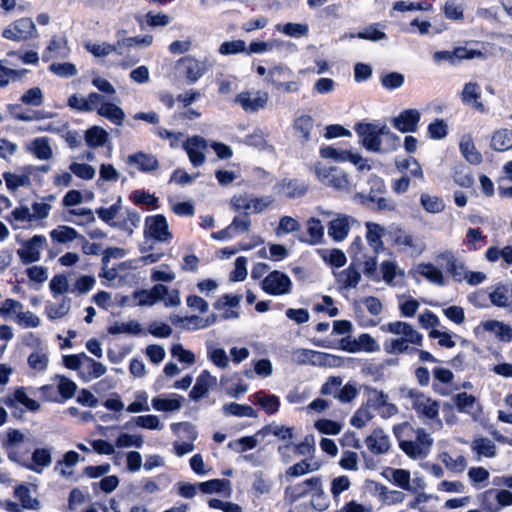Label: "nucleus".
Listing matches in <instances>:
<instances>
[{
  "instance_id": "nucleus-1",
  "label": "nucleus",
  "mask_w": 512,
  "mask_h": 512,
  "mask_svg": "<svg viewBox=\"0 0 512 512\" xmlns=\"http://www.w3.org/2000/svg\"><path fill=\"white\" fill-rule=\"evenodd\" d=\"M399 448L411 459H425L433 445V438L424 428L415 429L410 423L402 422L393 427Z\"/></svg>"
},
{
  "instance_id": "nucleus-2",
  "label": "nucleus",
  "mask_w": 512,
  "mask_h": 512,
  "mask_svg": "<svg viewBox=\"0 0 512 512\" xmlns=\"http://www.w3.org/2000/svg\"><path fill=\"white\" fill-rule=\"evenodd\" d=\"M380 330L385 333L399 335L400 337L386 339L383 343L384 351L388 354H403L416 351L409 348V344L422 346L423 335L416 331L412 325L404 321H394L384 324Z\"/></svg>"
},
{
  "instance_id": "nucleus-3",
  "label": "nucleus",
  "mask_w": 512,
  "mask_h": 512,
  "mask_svg": "<svg viewBox=\"0 0 512 512\" xmlns=\"http://www.w3.org/2000/svg\"><path fill=\"white\" fill-rule=\"evenodd\" d=\"M385 123L380 120L372 122L360 121L354 125V131L359 143L369 152L377 153L382 149V127Z\"/></svg>"
},
{
  "instance_id": "nucleus-4",
  "label": "nucleus",
  "mask_w": 512,
  "mask_h": 512,
  "mask_svg": "<svg viewBox=\"0 0 512 512\" xmlns=\"http://www.w3.org/2000/svg\"><path fill=\"white\" fill-rule=\"evenodd\" d=\"M292 360L299 365L309 364L320 367H340L344 363L340 356L306 348L293 350Z\"/></svg>"
},
{
  "instance_id": "nucleus-5",
  "label": "nucleus",
  "mask_w": 512,
  "mask_h": 512,
  "mask_svg": "<svg viewBox=\"0 0 512 512\" xmlns=\"http://www.w3.org/2000/svg\"><path fill=\"white\" fill-rule=\"evenodd\" d=\"M435 260L438 263L441 262L446 273L454 282L461 283L464 281L468 267L464 258L457 251L452 249L443 250L436 254Z\"/></svg>"
},
{
  "instance_id": "nucleus-6",
  "label": "nucleus",
  "mask_w": 512,
  "mask_h": 512,
  "mask_svg": "<svg viewBox=\"0 0 512 512\" xmlns=\"http://www.w3.org/2000/svg\"><path fill=\"white\" fill-rule=\"evenodd\" d=\"M407 397L410 399L411 406L419 418L429 421L438 418L440 409L439 402L416 389L409 390Z\"/></svg>"
},
{
  "instance_id": "nucleus-7",
  "label": "nucleus",
  "mask_w": 512,
  "mask_h": 512,
  "mask_svg": "<svg viewBox=\"0 0 512 512\" xmlns=\"http://www.w3.org/2000/svg\"><path fill=\"white\" fill-rule=\"evenodd\" d=\"M260 286L261 289L269 295L281 296L290 294L293 284L286 273L279 270H273L264 277Z\"/></svg>"
},
{
  "instance_id": "nucleus-8",
  "label": "nucleus",
  "mask_w": 512,
  "mask_h": 512,
  "mask_svg": "<svg viewBox=\"0 0 512 512\" xmlns=\"http://www.w3.org/2000/svg\"><path fill=\"white\" fill-rule=\"evenodd\" d=\"M319 181L328 187L339 191L349 190V180L347 174L338 167L317 166L315 169Z\"/></svg>"
},
{
  "instance_id": "nucleus-9",
  "label": "nucleus",
  "mask_w": 512,
  "mask_h": 512,
  "mask_svg": "<svg viewBox=\"0 0 512 512\" xmlns=\"http://www.w3.org/2000/svg\"><path fill=\"white\" fill-rule=\"evenodd\" d=\"M2 37L20 42L38 37V32L31 18H20L3 30Z\"/></svg>"
},
{
  "instance_id": "nucleus-10",
  "label": "nucleus",
  "mask_w": 512,
  "mask_h": 512,
  "mask_svg": "<svg viewBox=\"0 0 512 512\" xmlns=\"http://www.w3.org/2000/svg\"><path fill=\"white\" fill-rule=\"evenodd\" d=\"M269 95L264 91H242L236 95L234 103L246 113H256L267 106Z\"/></svg>"
},
{
  "instance_id": "nucleus-11",
  "label": "nucleus",
  "mask_w": 512,
  "mask_h": 512,
  "mask_svg": "<svg viewBox=\"0 0 512 512\" xmlns=\"http://www.w3.org/2000/svg\"><path fill=\"white\" fill-rule=\"evenodd\" d=\"M144 235H149L158 242H170L172 234L166 217L162 214L146 217Z\"/></svg>"
},
{
  "instance_id": "nucleus-12",
  "label": "nucleus",
  "mask_w": 512,
  "mask_h": 512,
  "mask_svg": "<svg viewBox=\"0 0 512 512\" xmlns=\"http://www.w3.org/2000/svg\"><path fill=\"white\" fill-rule=\"evenodd\" d=\"M322 478L320 476L311 477L294 485L287 486L284 490V499L292 504L301 498L313 493L317 486H321Z\"/></svg>"
},
{
  "instance_id": "nucleus-13",
  "label": "nucleus",
  "mask_w": 512,
  "mask_h": 512,
  "mask_svg": "<svg viewBox=\"0 0 512 512\" xmlns=\"http://www.w3.org/2000/svg\"><path fill=\"white\" fill-rule=\"evenodd\" d=\"M180 63L185 68V76L188 84L196 83L213 66V63L208 58L199 60L191 56L182 58Z\"/></svg>"
},
{
  "instance_id": "nucleus-14",
  "label": "nucleus",
  "mask_w": 512,
  "mask_h": 512,
  "mask_svg": "<svg viewBox=\"0 0 512 512\" xmlns=\"http://www.w3.org/2000/svg\"><path fill=\"white\" fill-rule=\"evenodd\" d=\"M421 113L417 109H405L391 120L392 126L401 133H414L418 129Z\"/></svg>"
},
{
  "instance_id": "nucleus-15",
  "label": "nucleus",
  "mask_w": 512,
  "mask_h": 512,
  "mask_svg": "<svg viewBox=\"0 0 512 512\" xmlns=\"http://www.w3.org/2000/svg\"><path fill=\"white\" fill-rule=\"evenodd\" d=\"M208 148L207 141L201 136H193L183 143L189 161L194 167H200L205 162L204 151Z\"/></svg>"
},
{
  "instance_id": "nucleus-16",
  "label": "nucleus",
  "mask_w": 512,
  "mask_h": 512,
  "mask_svg": "<svg viewBox=\"0 0 512 512\" xmlns=\"http://www.w3.org/2000/svg\"><path fill=\"white\" fill-rule=\"evenodd\" d=\"M46 243V238L43 235H34L23 246L22 249L17 251L19 258L25 265L37 262L41 258V248Z\"/></svg>"
},
{
  "instance_id": "nucleus-17",
  "label": "nucleus",
  "mask_w": 512,
  "mask_h": 512,
  "mask_svg": "<svg viewBox=\"0 0 512 512\" xmlns=\"http://www.w3.org/2000/svg\"><path fill=\"white\" fill-rule=\"evenodd\" d=\"M360 266L361 263L353 259L346 269L334 274L341 290H349L357 287L361 280Z\"/></svg>"
},
{
  "instance_id": "nucleus-18",
  "label": "nucleus",
  "mask_w": 512,
  "mask_h": 512,
  "mask_svg": "<svg viewBox=\"0 0 512 512\" xmlns=\"http://www.w3.org/2000/svg\"><path fill=\"white\" fill-rule=\"evenodd\" d=\"M107 372V367L87 354L82 357L81 369L79 372V379L87 383L94 379H97Z\"/></svg>"
},
{
  "instance_id": "nucleus-19",
  "label": "nucleus",
  "mask_w": 512,
  "mask_h": 512,
  "mask_svg": "<svg viewBox=\"0 0 512 512\" xmlns=\"http://www.w3.org/2000/svg\"><path fill=\"white\" fill-rule=\"evenodd\" d=\"M365 444L368 450L374 455L386 454L391 446L389 436L380 428L374 429L366 437Z\"/></svg>"
},
{
  "instance_id": "nucleus-20",
  "label": "nucleus",
  "mask_w": 512,
  "mask_h": 512,
  "mask_svg": "<svg viewBox=\"0 0 512 512\" xmlns=\"http://www.w3.org/2000/svg\"><path fill=\"white\" fill-rule=\"evenodd\" d=\"M217 385V378L208 370H204L197 377L196 382L189 393V397L193 401H199L203 397L206 396L209 389L215 387Z\"/></svg>"
},
{
  "instance_id": "nucleus-21",
  "label": "nucleus",
  "mask_w": 512,
  "mask_h": 512,
  "mask_svg": "<svg viewBox=\"0 0 512 512\" xmlns=\"http://www.w3.org/2000/svg\"><path fill=\"white\" fill-rule=\"evenodd\" d=\"M126 162L129 166H133L143 173L153 172L159 167L158 159L154 155L145 152H136L129 155Z\"/></svg>"
},
{
  "instance_id": "nucleus-22",
  "label": "nucleus",
  "mask_w": 512,
  "mask_h": 512,
  "mask_svg": "<svg viewBox=\"0 0 512 512\" xmlns=\"http://www.w3.org/2000/svg\"><path fill=\"white\" fill-rule=\"evenodd\" d=\"M308 190V185L299 179L284 178L278 183V192L289 199L302 197Z\"/></svg>"
},
{
  "instance_id": "nucleus-23",
  "label": "nucleus",
  "mask_w": 512,
  "mask_h": 512,
  "mask_svg": "<svg viewBox=\"0 0 512 512\" xmlns=\"http://www.w3.org/2000/svg\"><path fill=\"white\" fill-rule=\"evenodd\" d=\"M351 222H354V219L346 215L331 220L328 225L329 237L336 242L343 241L350 231Z\"/></svg>"
},
{
  "instance_id": "nucleus-24",
  "label": "nucleus",
  "mask_w": 512,
  "mask_h": 512,
  "mask_svg": "<svg viewBox=\"0 0 512 512\" xmlns=\"http://www.w3.org/2000/svg\"><path fill=\"white\" fill-rule=\"evenodd\" d=\"M32 463L25 467L35 473L41 474L52 463V448H36L32 452Z\"/></svg>"
},
{
  "instance_id": "nucleus-25",
  "label": "nucleus",
  "mask_w": 512,
  "mask_h": 512,
  "mask_svg": "<svg viewBox=\"0 0 512 512\" xmlns=\"http://www.w3.org/2000/svg\"><path fill=\"white\" fill-rule=\"evenodd\" d=\"M393 238L396 245L405 247L411 254L419 255L424 250V245L417 238L402 229L395 230Z\"/></svg>"
},
{
  "instance_id": "nucleus-26",
  "label": "nucleus",
  "mask_w": 512,
  "mask_h": 512,
  "mask_svg": "<svg viewBox=\"0 0 512 512\" xmlns=\"http://www.w3.org/2000/svg\"><path fill=\"white\" fill-rule=\"evenodd\" d=\"M489 299L492 305L508 307L512 299V284L498 283L490 288Z\"/></svg>"
},
{
  "instance_id": "nucleus-27",
  "label": "nucleus",
  "mask_w": 512,
  "mask_h": 512,
  "mask_svg": "<svg viewBox=\"0 0 512 512\" xmlns=\"http://www.w3.org/2000/svg\"><path fill=\"white\" fill-rule=\"evenodd\" d=\"M366 240L369 246L373 249L374 254H379L384 251V243L382 237L384 235V228L374 222H366Z\"/></svg>"
},
{
  "instance_id": "nucleus-28",
  "label": "nucleus",
  "mask_w": 512,
  "mask_h": 512,
  "mask_svg": "<svg viewBox=\"0 0 512 512\" xmlns=\"http://www.w3.org/2000/svg\"><path fill=\"white\" fill-rule=\"evenodd\" d=\"M481 89L478 83L468 82L464 85L461 92V100L465 105H471L476 110L484 111V105L480 102Z\"/></svg>"
},
{
  "instance_id": "nucleus-29",
  "label": "nucleus",
  "mask_w": 512,
  "mask_h": 512,
  "mask_svg": "<svg viewBox=\"0 0 512 512\" xmlns=\"http://www.w3.org/2000/svg\"><path fill=\"white\" fill-rule=\"evenodd\" d=\"M418 273L430 283L443 287L447 284L443 271L432 263H420Z\"/></svg>"
},
{
  "instance_id": "nucleus-30",
  "label": "nucleus",
  "mask_w": 512,
  "mask_h": 512,
  "mask_svg": "<svg viewBox=\"0 0 512 512\" xmlns=\"http://www.w3.org/2000/svg\"><path fill=\"white\" fill-rule=\"evenodd\" d=\"M471 449L477 454V460L481 457L493 458L497 451L495 443L486 437L475 438L471 443Z\"/></svg>"
},
{
  "instance_id": "nucleus-31",
  "label": "nucleus",
  "mask_w": 512,
  "mask_h": 512,
  "mask_svg": "<svg viewBox=\"0 0 512 512\" xmlns=\"http://www.w3.org/2000/svg\"><path fill=\"white\" fill-rule=\"evenodd\" d=\"M97 113L117 126H121L125 118L123 109L111 102L102 103L97 109Z\"/></svg>"
},
{
  "instance_id": "nucleus-32",
  "label": "nucleus",
  "mask_w": 512,
  "mask_h": 512,
  "mask_svg": "<svg viewBox=\"0 0 512 512\" xmlns=\"http://www.w3.org/2000/svg\"><path fill=\"white\" fill-rule=\"evenodd\" d=\"M84 139L89 148L95 149L107 143L109 134L104 128L95 125L85 131Z\"/></svg>"
},
{
  "instance_id": "nucleus-33",
  "label": "nucleus",
  "mask_w": 512,
  "mask_h": 512,
  "mask_svg": "<svg viewBox=\"0 0 512 512\" xmlns=\"http://www.w3.org/2000/svg\"><path fill=\"white\" fill-rule=\"evenodd\" d=\"M27 150L39 160H49L53 156L52 148L46 137L35 138L29 144Z\"/></svg>"
},
{
  "instance_id": "nucleus-34",
  "label": "nucleus",
  "mask_w": 512,
  "mask_h": 512,
  "mask_svg": "<svg viewBox=\"0 0 512 512\" xmlns=\"http://www.w3.org/2000/svg\"><path fill=\"white\" fill-rule=\"evenodd\" d=\"M321 467V464L317 461H312L309 459L301 460L298 463H295L294 465L290 466L285 471V477L286 479H289L290 477H300L305 474L315 472L319 470Z\"/></svg>"
},
{
  "instance_id": "nucleus-35",
  "label": "nucleus",
  "mask_w": 512,
  "mask_h": 512,
  "mask_svg": "<svg viewBox=\"0 0 512 512\" xmlns=\"http://www.w3.org/2000/svg\"><path fill=\"white\" fill-rule=\"evenodd\" d=\"M182 401V396L172 394L170 398L154 397L151 402L153 408L157 411L172 412L181 409Z\"/></svg>"
},
{
  "instance_id": "nucleus-36",
  "label": "nucleus",
  "mask_w": 512,
  "mask_h": 512,
  "mask_svg": "<svg viewBox=\"0 0 512 512\" xmlns=\"http://www.w3.org/2000/svg\"><path fill=\"white\" fill-rule=\"evenodd\" d=\"M273 480L266 476L262 471L253 473L251 490L257 497L269 494L273 489Z\"/></svg>"
},
{
  "instance_id": "nucleus-37",
  "label": "nucleus",
  "mask_w": 512,
  "mask_h": 512,
  "mask_svg": "<svg viewBox=\"0 0 512 512\" xmlns=\"http://www.w3.org/2000/svg\"><path fill=\"white\" fill-rule=\"evenodd\" d=\"M459 148L462 156L472 165H478L482 162V155L475 147L470 136L462 137Z\"/></svg>"
},
{
  "instance_id": "nucleus-38",
  "label": "nucleus",
  "mask_w": 512,
  "mask_h": 512,
  "mask_svg": "<svg viewBox=\"0 0 512 512\" xmlns=\"http://www.w3.org/2000/svg\"><path fill=\"white\" fill-rule=\"evenodd\" d=\"M110 335L127 334L139 335L143 332L141 324L136 320L128 322H114L107 329Z\"/></svg>"
},
{
  "instance_id": "nucleus-39",
  "label": "nucleus",
  "mask_w": 512,
  "mask_h": 512,
  "mask_svg": "<svg viewBox=\"0 0 512 512\" xmlns=\"http://www.w3.org/2000/svg\"><path fill=\"white\" fill-rule=\"evenodd\" d=\"M14 496L20 501L21 506L25 509L37 510L40 508L39 500L31 497V490L26 484L17 485L14 488Z\"/></svg>"
},
{
  "instance_id": "nucleus-40",
  "label": "nucleus",
  "mask_w": 512,
  "mask_h": 512,
  "mask_svg": "<svg viewBox=\"0 0 512 512\" xmlns=\"http://www.w3.org/2000/svg\"><path fill=\"white\" fill-rule=\"evenodd\" d=\"M253 397L255 398V403L260 405L266 413L275 414L278 411L280 400L276 395H267L264 391L260 390Z\"/></svg>"
},
{
  "instance_id": "nucleus-41",
  "label": "nucleus",
  "mask_w": 512,
  "mask_h": 512,
  "mask_svg": "<svg viewBox=\"0 0 512 512\" xmlns=\"http://www.w3.org/2000/svg\"><path fill=\"white\" fill-rule=\"evenodd\" d=\"M79 460L80 455L76 451L70 450L63 455L61 460L56 462L54 470L59 471L60 475L63 477H70L73 472L67 469L74 467Z\"/></svg>"
},
{
  "instance_id": "nucleus-42",
  "label": "nucleus",
  "mask_w": 512,
  "mask_h": 512,
  "mask_svg": "<svg viewBox=\"0 0 512 512\" xmlns=\"http://www.w3.org/2000/svg\"><path fill=\"white\" fill-rule=\"evenodd\" d=\"M491 147L495 151H506L512 148V130L501 129L496 131L491 138Z\"/></svg>"
},
{
  "instance_id": "nucleus-43",
  "label": "nucleus",
  "mask_w": 512,
  "mask_h": 512,
  "mask_svg": "<svg viewBox=\"0 0 512 512\" xmlns=\"http://www.w3.org/2000/svg\"><path fill=\"white\" fill-rule=\"evenodd\" d=\"M314 126V120L309 115H300L294 120L293 128L300 134L302 142H308L311 139V131Z\"/></svg>"
},
{
  "instance_id": "nucleus-44",
  "label": "nucleus",
  "mask_w": 512,
  "mask_h": 512,
  "mask_svg": "<svg viewBox=\"0 0 512 512\" xmlns=\"http://www.w3.org/2000/svg\"><path fill=\"white\" fill-rule=\"evenodd\" d=\"M140 223V213L133 209H126V217L119 221V224H115V228L125 231L129 235H132L134 230L140 226Z\"/></svg>"
},
{
  "instance_id": "nucleus-45",
  "label": "nucleus",
  "mask_w": 512,
  "mask_h": 512,
  "mask_svg": "<svg viewBox=\"0 0 512 512\" xmlns=\"http://www.w3.org/2000/svg\"><path fill=\"white\" fill-rule=\"evenodd\" d=\"M382 129V149L378 153L386 154L396 151L400 147V137L392 132L386 124Z\"/></svg>"
},
{
  "instance_id": "nucleus-46",
  "label": "nucleus",
  "mask_w": 512,
  "mask_h": 512,
  "mask_svg": "<svg viewBox=\"0 0 512 512\" xmlns=\"http://www.w3.org/2000/svg\"><path fill=\"white\" fill-rule=\"evenodd\" d=\"M207 358L220 369H226L229 366V357L225 349L213 347L210 342L207 343Z\"/></svg>"
},
{
  "instance_id": "nucleus-47",
  "label": "nucleus",
  "mask_w": 512,
  "mask_h": 512,
  "mask_svg": "<svg viewBox=\"0 0 512 512\" xmlns=\"http://www.w3.org/2000/svg\"><path fill=\"white\" fill-rule=\"evenodd\" d=\"M50 237L58 243H68L81 237L72 227L61 225L50 232Z\"/></svg>"
},
{
  "instance_id": "nucleus-48",
  "label": "nucleus",
  "mask_w": 512,
  "mask_h": 512,
  "mask_svg": "<svg viewBox=\"0 0 512 512\" xmlns=\"http://www.w3.org/2000/svg\"><path fill=\"white\" fill-rule=\"evenodd\" d=\"M222 409L225 415L250 418L257 417V412L251 406L246 404H238L235 402H231L225 404Z\"/></svg>"
},
{
  "instance_id": "nucleus-49",
  "label": "nucleus",
  "mask_w": 512,
  "mask_h": 512,
  "mask_svg": "<svg viewBox=\"0 0 512 512\" xmlns=\"http://www.w3.org/2000/svg\"><path fill=\"white\" fill-rule=\"evenodd\" d=\"M132 422L138 427L150 430H160L163 428V424H161L159 417L152 414L132 418L131 421L125 424V428H129Z\"/></svg>"
},
{
  "instance_id": "nucleus-50",
  "label": "nucleus",
  "mask_w": 512,
  "mask_h": 512,
  "mask_svg": "<svg viewBox=\"0 0 512 512\" xmlns=\"http://www.w3.org/2000/svg\"><path fill=\"white\" fill-rule=\"evenodd\" d=\"M440 460L453 473H462L467 467V460L463 455L454 458L448 452H443L440 454Z\"/></svg>"
},
{
  "instance_id": "nucleus-51",
  "label": "nucleus",
  "mask_w": 512,
  "mask_h": 512,
  "mask_svg": "<svg viewBox=\"0 0 512 512\" xmlns=\"http://www.w3.org/2000/svg\"><path fill=\"white\" fill-rule=\"evenodd\" d=\"M3 179L5 180L6 187L10 192H15L18 188L29 186L31 183L28 174H15L11 172H4Z\"/></svg>"
},
{
  "instance_id": "nucleus-52",
  "label": "nucleus",
  "mask_w": 512,
  "mask_h": 512,
  "mask_svg": "<svg viewBox=\"0 0 512 512\" xmlns=\"http://www.w3.org/2000/svg\"><path fill=\"white\" fill-rule=\"evenodd\" d=\"M397 297L399 300V311L401 316L406 318L413 317L420 307L419 301L406 295H398Z\"/></svg>"
},
{
  "instance_id": "nucleus-53",
  "label": "nucleus",
  "mask_w": 512,
  "mask_h": 512,
  "mask_svg": "<svg viewBox=\"0 0 512 512\" xmlns=\"http://www.w3.org/2000/svg\"><path fill=\"white\" fill-rule=\"evenodd\" d=\"M380 270L383 281L390 286H395L397 284L394 280L398 274L400 276H404V272L401 270L398 271L397 264L392 261H383L380 265Z\"/></svg>"
},
{
  "instance_id": "nucleus-54",
  "label": "nucleus",
  "mask_w": 512,
  "mask_h": 512,
  "mask_svg": "<svg viewBox=\"0 0 512 512\" xmlns=\"http://www.w3.org/2000/svg\"><path fill=\"white\" fill-rule=\"evenodd\" d=\"M20 108H21L20 105H9L8 106L9 112L12 114V116L16 120L30 122L33 120H41V119L51 117L50 114H45L44 112H41V111H30L27 113L17 112L16 110H18Z\"/></svg>"
},
{
  "instance_id": "nucleus-55",
  "label": "nucleus",
  "mask_w": 512,
  "mask_h": 512,
  "mask_svg": "<svg viewBox=\"0 0 512 512\" xmlns=\"http://www.w3.org/2000/svg\"><path fill=\"white\" fill-rule=\"evenodd\" d=\"M292 75V71L283 65H276L268 70L266 81L276 88L281 82Z\"/></svg>"
},
{
  "instance_id": "nucleus-56",
  "label": "nucleus",
  "mask_w": 512,
  "mask_h": 512,
  "mask_svg": "<svg viewBox=\"0 0 512 512\" xmlns=\"http://www.w3.org/2000/svg\"><path fill=\"white\" fill-rule=\"evenodd\" d=\"M453 401L461 413H471L476 404V398L466 392L456 394Z\"/></svg>"
},
{
  "instance_id": "nucleus-57",
  "label": "nucleus",
  "mask_w": 512,
  "mask_h": 512,
  "mask_svg": "<svg viewBox=\"0 0 512 512\" xmlns=\"http://www.w3.org/2000/svg\"><path fill=\"white\" fill-rule=\"evenodd\" d=\"M230 482L226 479H211L197 484L198 489L204 494L221 493Z\"/></svg>"
},
{
  "instance_id": "nucleus-58",
  "label": "nucleus",
  "mask_w": 512,
  "mask_h": 512,
  "mask_svg": "<svg viewBox=\"0 0 512 512\" xmlns=\"http://www.w3.org/2000/svg\"><path fill=\"white\" fill-rule=\"evenodd\" d=\"M379 27V23H373L367 26L363 31L358 32L356 35L352 34L350 37H357L374 42L385 39L387 36L383 31L379 30Z\"/></svg>"
},
{
  "instance_id": "nucleus-59",
  "label": "nucleus",
  "mask_w": 512,
  "mask_h": 512,
  "mask_svg": "<svg viewBox=\"0 0 512 512\" xmlns=\"http://www.w3.org/2000/svg\"><path fill=\"white\" fill-rule=\"evenodd\" d=\"M277 30L287 36L299 38L307 35L308 26L306 24L289 22L284 25H278Z\"/></svg>"
},
{
  "instance_id": "nucleus-60",
  "label": "nucleus",
  "mask_w": 512,
  "mask_h": 512,
  "mask_svg": "<svg viewBox=\"0 0 512 512\" xmlns=\"http://www.w3.org/2000/svg\"><path fill=\"white\" fill-rule=\"evenodd\" d=\"M300 229V223L290 217V216H282L279 220V224L275 229V234L278 237H281L285 234L298 231Z\"/></svg>"
},
{
  "instance_id": "nucleus-61",
  "label": "nucleus",
  "mask_w": 512,
  "mask_h": 512,
  "mask_svg": "<svg viewBox=\"0 0 512 512\" xmlns=\"http://www.w3.org/2000/svg\"><path fill=\"white\" fill-rule=\"evenodd\" d=\"M144 444V439L140 435H131L128 433L120 434L116 441L115 446L118 448L136 447L141 448Z\"/></svg>"
},
{
  "instance_id": "nucleus-62",
  "label": "nucleus",
  "mask_w": 512,
  "mask_h": 512,
  "mask_svg": "<svg viewBox=\"0 0 512 512\" xmlns=\"http://www.w3.org/2000/svg\"><path fill=\"white\" fill-rule=\"evenodd\" d=\"M428 134L432 139L440 140L448 134V124L443 119H435L428 125Z\"/></svg>"
},
{
  "instance_id": "nucleus-63",
  "label": "nucleus",
  "mask_w": 512,
  "mask_h": 512,
  "mask_svg": "<svg viewBox=\"0 0 512 512\" xmlns=\"http://www.w3.org/2000/svg\"><path fill=\"white\" fill-rule=\"evenodd\" d=\"M484 329L486 331H494V328L497 327V335L502 339L506 341L512 340V328L499 321L491 320L487 321L483 325Z\"/></svg>"
},
{
  "instance_id": "nucleus-64",
  "label": "nucleus",
  "mask_w": 512,
  "mask_h": 512,
  "mask_svg": "<svg viewBox=\"0 0 512 512\" xmlns=\"http://www.w3.org/2000/svg\"><path fill=\"white\" fill-rule=\"evenodd\" d=\"M420 202L423 208L429 213H439L445 207L444 202L439 197L430 196L428 194H422Z\"/></svg>"
}]
</instances>
